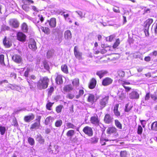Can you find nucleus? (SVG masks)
Returning <instances> with one entry per match:
<instances>
[{
	"instance_id": "f257e3e1",
	"label": "nucleus",
	"mask_w": 157,
	"mask_h": 157,
	"mask_svg": "<svg viewBox=\"0 0 157 157\" xmlns=\"http://www.w3.org/2000/svg\"><path fill=\"white\" fill-rule=\"evenodd\" d=\"M49 81V79L47 77H43L37 82V86L40 90L44 89L48 87Z\"/></svg>"
},
{
	"instance_id": "f03ea898",
	"label": "nucleus",
	"mask_w": 157,
	"mask_h": 157,
	"mask_svg": "<svg viewBox=\"0 0 157 157\" xmlns=\"http://www.w3.org/2000/svg\"><path fill=\"white\" fill-rule=\"evenodd\" d=\"M109 99V96H105L100 98L98 105L100 107V109H102L108 103Z\"/></svg>"
},
{
	"instance_id": "7ed1b4c3",
	"label": "nucleus",
	"mask_w": 157,
	"mask_h": 157,
	"mask_svg": "<svg viewBox=\"0 0 157 157\" xmlns=\"http://www.w3.org/2000/svg\"><path fill=\"white\" fill-rule=\"evenodd\" d=\"M58 148L59 147L57 145L50 144L48 150L51 154H56L59 152V151L57 150Z\"/></svg>"
},
{
	"instance_id": "20e7f679",
	"label": "nucleus",
	"mask_w": 157,
	"mask_h": 157,
	"mask_svg": "<svg viewBox=\"0 0 157 157\" xmlns=\"http://www.w3.org/2000/svg\"><path fill=\"white\" fill-rule=\"evenodd\" d=\"M74 54L76 58L79 59H82V53L80 52L78 49V47L77 46H75L74 48Z\"/></svg>"
},
{
	"instance_id": "39448f33",
	"label": "nucleus",
	"mask_w": 157,
	"mask_h": 157,
	"mask_svg": "<svg viewBox=\"0 0 157 157\" xmlns=\"http://www.w3.org/2000/svg\"><path fill=\"white\" fill-rule=\"evenodd\" d=\"M107 133L108 134H113L115 136L117 135V129L115 127H110L108 128L106 130Z\"/></svg>"
},
{
	"instance_id": "423d86ee",
	"label": "nucleus",
	"mask_w": 157,
	"mask_h": 157,
	"mask_svg": "<svg viewBox=\"0 0 157 157\" xmlns=\"http://www.w3.org/2000/svg\"><path fill=\"white\" fill-rule=\"evenodd\" d=\"M83 132L89 136H91L93 135V131L92 128L89 126H86L83 129Z\"/></svg>"
},
{
	"instance_id": "0eeeda50",
	"label": "nucleus",
	"mask_w": 157,
	"mask_h": 157,
	"mask_svg": "<svg viewBox=\"0 0 157 157\" xmlns=\"http://www.w3.org/2000/svg\"><path fill=\"white\" fill-rule=\"evenodd\" d=\"M26 36L21 32H19L17 34V39L19 41L24 42L25 41Z\"/></svg>"
},
{
	"instance_id": "6e6552de",
	"label": "nucleus",
	"mask_w": 157,
	"mask_h": 157,
	"mask_svg": "<svg viewBox=\"0 0 157 157\" xmlns=\"http://www.w3.org/2000/svg\"><path fill=\"white\" fill-rule=\"evenodd\" d=\"M9 23L10 26L14 28H17L19 26V22L16 19H12L9 20Z\"/></svg>"
},
{
	"instance_id": "1a4fd4ad",
	"label": "nucleus",
	"mask_w": 157,
	"mask_h": 157,
	"mask_svg": "<svg viewBox=\"0 0 157 157\" xmlns=\"http://www.w3.org/2000/svg\"><path fill=\"white\" fill-rule=\"evenodd\" d=\"M113 117L109 114H106L104 118L105 122L107 124H109L111 123L113 120Z\"/></svg>"
},
{
	"instance_id": "9d476101",
	"label": "nucleus",
	"mask_w": 157,
	"mask_h": 157,
	"mask_svg": "<svg viewBox=\"0 0 157 157\" xmlns=\"http://www.w3.org/2000/svg\"><path fill=\"white\" fill-rule=\"evenodd\" d=\"M113 81V79L109 77H106L102 81V85L105 86H107L111 84Z\"/></svg>"
},
{
	"instance_id": "9b49d317",
	"label": "nucleus",
	"mask_w": 157,
	"mask_h": 157,
	"mask_svg": "<svg viewBox=\"0 0 157 157\" xmlns=\"http://www.w3.org/2000/svg\"><path fill=\"white\" fill-rule=\"evenodd\" d=\"M13 60L16 63H22V59L19 55L15 54L12 57Z\"/></svg>"
},
{
	"instance_id": "f8f14e48",
	"label": "nucleus",
	"mask_w": 157,
	"mask_h": 157,
	"mask_svg": "<svg viewBox=\"0 0 157 157\" xmlns=\"http://www.w3.org/2000/svg\"><path fill=\"white\" fill-rule=\"evenodd\" d=\"M29 48L33 51L35 50L36 48V43L35 40L33 39H31L30 40L29 44Z\"/></svg>"
},
{
	"instance_id": "ddd939ff",
	"label": "nucleus",
	"mask_w": 157,
	"mask_h": 157,
	"mask_svg": "<svg viewBox=\"0 0 157 157\" xmlns=\"http://www.w3.org/2000/svg\"><path fill=\"white\" fill-rule=\"evenodd\" d=\"M49 26L51 28H55L56 25V18L52 17L48 21Z\"/></svg>"
},
{
	"instance_id": "4468645a",
	"label": "nucleus",
	"mask_w": 157,
	"mask_h": 157,
	"mask_svg": "<svg viewBox=\"0 0 157 157\" xmlns=\"http://www.w3.org/2000/svg\"><path fill=\"white\" fill-rule=\"evenodd\" d=\"M139 95L135 91H133L129 94V98L131 99H136L139 98Z\"/></svg>"
},
{
	"instance_id": "2eb2a0df",
	"label": "nucleus",
	"mask_w": 157,
	"mask_h": 157,
	"mask_svg": "<svg viewBox=\"0 0 157 157\" xmlns=\"http://www.w3.org/2000/svg\"><path fill=\"white\" fill-rule=\"evenodd\" d=\"M90 121L92 124L95 125L98 124L99 122L98 117L95 116L91 117Z\"/></svg>"
},
{
	"instance_id": "dca6fc26",
	"label": "nucleus",
	"mask_w": 157,
	"mask_h": 157,
	"mask_svg": "<svg viewBox=\"0 0 157 157\" xmlns=\"http://www.w3.org/2000/svg\"><path fill=\"white\" fill-rule=\"evenodd\" d=\"M35 116L34 115L31 113L29 116H26L24 118V121L26 122H29L31 121L34 119Z\"/></svg>"
},
{
	"instance_id": "f3484780",
	"label": "nucleus",
	"mask_w": 157,
	"mask_h": 157,
	"mask_svg": "<svg viewBox=\"0 0 157 157\" xmlns=\"http://www.w3.org/2000/svg\"><path fill=\"white\" fill-rule=\"evenodd\" d=\"M36 140L38 141L40 144H43L44 142V140L41 135L39 134L36 135Z\"/></svg>"
},
{
	"instance_id": "a211bd4d",
	"label": "nucleus",
	"mask_w": 157,
	"mask_h": 157,
	"mask_svg": "<svg viewBox=\"0 0 157 157\" xmlns=\"http://www.w3.org/2000/svg\"><path fill=\"white\" fill-rule=\"evenodd\" d=\"M54 120V118L51 116H49L46 118L45 121V124L48 125L51 124Z\"/></svg>"
},
{
	"instance_id": "6ab92c4d",
	"label": "nucleus",
	"mask_w": 157,
	"mask_h": 157,
	"mask_svg": "<svg viewBox=\"0 0 157 157\" xmlns=\"http://www.w3.org/2000/svg\"><path fill=\"white\" fill-rule=\"evenodd\" d=\"M95 96L94 94H89L88 95L87 101L91 104H93L94 102Z\"/></svg>"
},
{
	"instance_id": "aec40b11",
	"label": "nucleus",
	"mask_w": 157,
	"mask_h": 157,
	"mask_svg": "<svg viewBox=\"0 0 157 157\" xmlns=\"http://www.w3.org/2000/svg\"><path fill=\"white\" fill-rule=\"evenodd\" d=\"M64 37L66 39H70L72 37L71 32L68 30L66 31L64 33Z\"/></svg>"
},
{
	"instance_id": "412c9836",
	"label": "nucleus",
	"mask_w": 157,
	"mask_h": 157,
	"mask_svg": "<svg viewBox=\"0 0 157 157\" xmlns=\"http://www.w3.org/2000/svg\"><path fill=\"white\" fill-rule=\"evenodd\" d=\"M96 84V80L94 78H93L90 81L89 87L90 89H93L95 87Z\"/></svg>"
},
{
	"instance_id": "4be33fe9",
	"label": "nucleus",
	"mask_w": 157,
	"mask_h": 157,
	"mask_svg": "<svg viewBox=\"0 0 157 157\" xmlns=\"http://www.w3.org/2000/svg\"><path fill=\"white\" fill-rule=\"evenodd\" d=\"M27 81L29 83L30 88L31 89L34 88L36 86V83L30 79H27Z\"/></svg>"
},
{
	"instance_id": "5701e85b",
	"label": "nucleus",
	"mask_w": 157,
	"mask_h": 157,
	"mask_svg": "<svg viewBox=\"0 0 157 157\" xmlns=\"http://www.w3.org/2000/svg\"><path fill=\"white\" fill-rule=\"evenodd\" d=\"M118 104H116L114 106L113 110L115 115L117 117H118L120 115V113L118 111Z\"/></svg>"
},
{
	"instance_id": "b1692460",
	"label": "nucleus",
	"mask_w": 157,
	"mask_h": 157,
	"mask_svg": "<svg viewBox=\"0 0 157 157\" xmlns=\"http://www.w3.org/2000/svg\"><path fill=\"white\" fill-rule=\"evenodd\" d=\"M3 43L4 45L7 48L10 47L12 45L11 42L8 40H7L6 37H5L3 40Z\"/></svg>"
},
{
	"instance_id": "393cba45",
	"label": "nucleus",
	"mask_w": 157,
	"mask_h": 157,
	"mask_svg": "<svg viewBox=\"0 0 157 157\" xmlns=\"http://www.w3.org/2000/svg\"><path fill=\"white\" fill-rule=\"evenodd\" d=\"M56 83L58 84H62L63 82L62 76L60 75H57L56 79Z\"/></svg>"
},
{
	"instance_id": "a878e982",
	"label": "nucleus",
	"mask_w": 157,
	"mask_h": 157,
	"mask_svg": "<svg viewBox=\"0 0 157 157\" xmlns=\"http://www.w3.org/2000/svg\"><path fill=\"white\" fill-rule=\"evenodd\" d=\"M107 71H98L96 73V75L98 76L100 78H102L107 73Z\"/></svg>"
},
{
	"instance_id": "bb28decb",
	"label": "nucleus",
	"mask_w": 157,
	"mask_h": 157,
	"mask_svg": "<svg viewBox=\"0 0 157 157\" xmlns=\"http://www.w3.org/2000/svg\"><path fill=\"white\" fill-rule=\"evenodd\" d=\"M40 124H39V123L36 122L31 125V127L30 128V129L33 130L38 128L40 127Z\"/></svg>"
},
{
	"instance_id": "cd10ccee",
	"label": "nucleus",
	"mask_w": 157,
	"mask_h": 157,
	"mask_svg": "<svg viewBox=\"0 0 157 157\" xmlns=\"http://www.w3.org/2000/svg\"><path fill=\"white\" fill-rule=\"evenodd\" d=\"M73 88L71 85H67L65 86L64 87V90L67 92H69L72 90Z\"/></svg>"
},
{
	"instance_id": "c85d7f7f",
	"label": "nucleus",
	"mask_w": 157,
	"mask_h": 157,
	"mask_svg": "<svg viewBox=\"0 0 157 157\" xmlns=\"http://www.w3.org/2000/svg\"><path fill=\"white\" fill-rule=\"evenodd\" d=\"M21 28L22 31L24 32H27L28 30V26L25 23H24L21 25Z\"/></svg>"
},
{
	"instance_id": "c756f323",
	"label": "nucleus",
	"mask_w": 157,
	"mask_h": 157,
	"mask_svg": "<svg viewBox=\"0 0 157 157\" xmlns=\"http://www.w3.org/2000/svg\"><path fill=\"white\" fill-rule=\"evenodd\" d=\"M75 133V131L74 130H69L66 134V135L67 136L70 137V138H71L74 135Z\"/></svg>"
},
{
	"instance_id": "7c9ffc66",
	"label": "nucleus",
	"mask_w": 157,
	"mask_h": 157,
	"mask_svg": "<svg viewBox=\"0 0 157 157\" xmlns=\"http://www.w3.org/2000/svg\"><path fill=\"white\" fill-rule=\"evenodd\" d=\"M62 71L65 73H68V72L67 67L66 64L63 65L61 67Z\"/></svg>"
},
{
	"instance_id": "2f4dec72",
	"label": "nucleus",
	"mask_w": 157,
	"mask_h": 157,
	"mask_svg": "<svg viewBox=\"0 0 157 157\" xmlns=\"http://www.w3.org/2000/svg\"><path fill=\"white\" fill-rule=\"evenodd\" d=\"M132 106L129 105V104L128 103L126 104L125 106V112H128L132 109Z\"/></svg>"
},
{
	"instance_id": "473e14b6",
	"label": "nucleus",
	"mask_w": 157,
	"mask_h": 157,
	"mask_svg": "<svg viewBox=\"0 0 157 157\" xmlns=\"http://www.w3.org/2000/svg\"><path fill=\"white\" fill-rule=\"evenodd\" d=\"M115 124L116 126L119 129H121L122 128V124L117 120H115Z\"/></svg>"
},
{
	"instance_id": "72a5a7b5",
	"label": "nucleus",
	"mask_w": 157,
	"mask_h": 157,
	"mask_svg": "<svg viewBox=\"0 0 157 157\" xmlns=\"http://www.w3.org/2000/svg\"><path fill=\"white\" fill-rule=\"evenodd\" d=\"M151 129L154 131H157V121L154 122L152 124Z\"/></svg>"
},
{
	"instance_id": "f704fd0d",
	"label": "nucleus",
	"mask_w": 157,
	"mask_h": 157,
	"mask_svg": "<svg viewBox=\"0 0 157 157\" xmlns=\"http://www.w3.org/2000/svg\"><path fill=\"white\" fill-rule=\"evenodd\" d=\"M41 29L43 32L46 34H48L50 33V30L48 27H41Z\"/></svg>"
},
{
	"instance_id": "c9c22d12",
	"label": "nucleus",
	"mask_w": 157,
	"mask_h": 157,
	"mask_svg": "<svg viewBox=\"0 0 157 157\" xmlns=\"http://www.w3.org/2000/svg\"><path fill=\"white\" fill-rule=\"evenodd\" d=\"M98 138L96 137L91 138L89 140L90 142L93 144H96L98 142Z\"/></svg>"
},
{
	"instance_id": "e433bc0d",
	"label": "nucleus",
	"mask_w": 157,
	"mask_h": 157,
	"mask_svg": "<svg viewBox=\"0 0 157 157\" xmlns=\"http://www.w3.org/2000/svg\"><path fill=\"white\" fill-rule=\"evenodd\" d=\"M63 124V122L61 119L57 120L55 122V125L56 127H60Z\"/></svg>"
},
{
	"instance_id": "4c0bfd02",
	"label": "nucleus",
	"mask_w": 157,
	"mask_h": 157,
	"mask_svg": "<svg viewBox=\"0 0 157 157\" xmlns=\"http://www.w3.org/2000/svg\"><path fill=\"white\" fill-rule=\"evenodd\" d=\"M22 8L23 10L26 12L29 11L31 9L30 6H29V5H27L26 4H24L22 6Z\"/></svg>"
},
{
	"instance_id": "58836bf2",
	"label": "nucleus",
	"mask_w": 157,
	"mask_h": 157,
	"mask_svg": "<svg viewBox=\"0 0 157 157\" xmlns=\"http://www.w3.org/2000/svg\"><path fill=\"white\" fill-rule=\"evenodd\" d=\"M66 125L68 128L75 129L76 127L73 124L70 122H67L66 123Z\"/></svg>"
},
{
	"instance_id": "ea45409f",
	"label": "nucleus",
	"mask_w": 157,
	"mask_h": 157,
	"mask_svg": "<svg viewBox=\"0 0 157 157\" xmlns=\"http://www.w3.org/2000/svg\"><path fill=\"white\" fill-rule=\"evenodd\" d=\"M73 85L76 86H78L79 84V80L78 78H75L73 80L72 82Z\"/></svg>"
},
{
	"instance_id": "a19ab883",
	"label": "nucleus",
	"mask_w": 157,
	"mask_h": 157,
	"mask_svg": "<svg viewBox=\"0 0 157 157\" xmlns=\"http://www.w3.org/2000/svg\"><path fill=\"white\" fill-rule=\"evenodd\" d=\"M23 2L24 4H26L27 5H29L31 3H33L34 2L32 0H23Z\"/></svg>"
},
{
	"instance_id": "79ce46f5",
	"label": "nucleus",
	"mask_w": 157,
	"mask_h": 157,
	"mask_svg": "<svg viewBox=\"0 0 157 157\" xmlns=\"http://www.w3.org/2000/svg\"><path fill=\"white\" fill-rule=\"evenodd\" d=\"M120 44V39L119 38H118L116 40V42H115L113 45V48H116Z\"/></svg>"
},
{
	"instance_id": "37998d69",
	"label": "nucleus",
	"mask_w": 157,
	"mask_h": 157,
	"mask_svg": "<svg viewBox=\"0 0 157 157\" xmlns=\"http://www.w3.org/2000/svg\"><path fill=\"white\" fill-rule=\"evenodd\" d=\"M6 131V128L5 127L0 126V132L2 135L4 134Z\"/></svg>"
},
{
	"instance_id": "c03bdc74",
	"label": "nucleus",
	"mask_w": 157,
	"mask_h": 157,
	"mask_svg": "<svg viewBox=\"0 0 157 157\" xmlns=\"http://www.w3.org/2000/svg\"><path fill=\"white\" fill-rule=\"evenodd\" d=\"M28 140L29 144L33 146L35 142L33 138L29 137L28 138Z\"/></svg>"
},
{
	"instance_id": "a18cd8bd",
	"label": "nucleus",
	"mask_w": 157,
	"mask_h": 157,
	"mask_svg": "<svg viewBox=\"0 0 157 157\" xmlns=\"http://www.w3.org/2000/svg\"><path fill=\"white\" fill-rule=\"evenodd\" d=\"M63 108V106L60 105L57 106L56 108V111L57 113H59L61 112L62 109Z\"/></svg>"
},
{
	"instance_id": "49530a36",
	"label": "nucleus",
	"mask_w": 157,
	"mask_h": 157,
	"mask_svg": "<svg viewBox=\"0 0 157 157\" xmlns=\"http://www.w3.org/2000/svg\"><path fill=\"white\" fill-rule=\"evenodd\" d=\"M115 36L114 35H110L109 37L106 38V40L107 41H109L110 42L112 41L113 39L115 38Z\"/></svg>"
},
{
	"instance_id": "de8ad7c7",
	"label": "nucleus",
	"mask_w": 157,
	"mask_h": 157,
	"mask_svg": "<svg viewBox=\"0 0 157 157\" xmlns=\"http://www.w3.org/2000/svg\"><path fill=\"white\" fill-rule=\"evenodd\" d=\"M118 95L120 99L121 100H123L125 98L126 94L122 92L121 94H119Z\"/></svg>"
},
{
	"instance_id": "09e8293b",
	"label": "nucleus",
	"mask_w": 157,
	"mask_h": 157,
	"mask_svg": "<svg viewBox=\"0 0 157 157\" xmlns=\"http://www.w3.org/2000/svg\"><path fill=\"white\" fill-rule=\"evenodd\" d=\"M0 63L1 64L5 65L4 62V56L3 54L0 55Z\"/></svg>"
},
{
	"instance_id": "8fccbe9b",
	"label": "nucleus",
	"mask_w": 157,
	"mask_h": 157,
	"mask_svg": "<svg viewBox=\"0 0 157 157\" xmlns=\"http://www.w3.org/2000/svg\"><path fill=\"white\" fill-rule=\"evenodd\" d=\"M44 67V68L48 70L49 69V67L48 63L46 61H44L43 63Z\"/></svg>"
},
{
	"instance_id": "3c124183",
	"label": "nucleus",
	"mask_w": 157,
	"mask_h": 157,
	"mask_svg": "<svg viewBox=\"0 0 157 157\" xmlns=\"http://www.w3.org/2000/svg\"><path fill=\"white\" fill-rule=\"evenodd\" d=\"M84 92L83 90H79L78 92V95H77L76 96V98H78L80 96H82L84 94Z\"/></svg>"
},
{
	"instance_id": "603ef678",
	"label": "nucleus",
	"mask_w": 157,
	"mask_h": 157,
	"mask_svg": "<svg viewBox=\"0 0 157 157\" xmlns=\"http://www.w3.org/2000/svg\"><path fill=\"white\" fill-rule=\"evenodd\" d=\"M61 15H63L65 20L67 19L68 18H69V14L68 13H67V12L66 11H63V13L61 14Z\"/></svg>"
},
{
	"instance_id": "864d4df0",
	"label": "nucleus",
	"mask_w": 157,
	"mask_h": 157,
	"mask_svg": "<svg viewBox=\"0 0 157 157\" xmlns=\"http://www.w3.org/2000/svg\"><path fill=\"white\" fill-rule=\"evenodd\" d=\"M75 13H77L78 15H79L80 18L85 17V14L83 15V13L81 11H76Z\"/></svg>"
},
{
	"instance_id": "5fc2aeb1",
	"label": "nucleus",
	"mask_w": 157,
	"mask_h": 157,
	"mask_svg": "<svg viewBox=\"0 0 157 157\" xmlns=\"http://www.w3.org/2000/svg\"><path fill=\"white\" fill-rule=\"evenodd\" d=\"M127 154L126 151H122L120 152V156L121 157H126Z\"/></svg>"
},
{
	"instance_id": "6e6d98bb",
	"label": "nucleus",
	"mask_w": 157,
	"mask_h": 157,
	"mask_svg": "<svg viewBox=\"0 0 157 157\" xmlns=\"http://www.w3.org/2000/svg\"><path fill=\"white\" fill-rule=\"evenodd\" d=\"M119 76L121 77H123L125 75V72L124 71L120 70L118 72Z\"/></svg>"
},
{
	"instance_id": "4d7b16f0",
	"label": "nucleus",
	"mask_w": 157,
	"mask_h": 157,
	"mask_svg": "<svg viewBox=\"0 0 157 157\" xmlns=\"http://www.w3.org/2000/svg\"><path fill=\"white\" fill-rule=\"evenodd\" d=\"M143 128L140 125H139L138 128L137 133L139 134H141L142 133Z\"/></svg>"
},
{
	"instance_id": "13d9d810",
	"label": "nucleus",
	"mask_w": 157,
	"mask_h": 157,
	"mask_svg": "<svg viewBox=\"0 0 157 157\" xmlns=\"http://www.w3.org/2000/svg\"><path fill=\"white\" fill-rule=\"evenodd\" d=\"M53 103L51 102H49L46 105V108L48 110H51V108L52 106Z\"/></svg>"
},
{
	"instance_id": "bf43d9fd",
	"label": "nucleus",
	"mask_w": 157,
	"mask_h": 157,
	"mask_svg": "<svg viewBox=\"0 0 157 157\" xmlns=\"http://www.w3.org/2000/svg\"><path fill=\"white\" fill-rule=\"evenodd\" d=\"M153 20L152 19H149L147 21V26L149 27L151 24L153 22Z\"/></svg>"
},
{
	"instance_id": "052dcab7",
	"label": "nucleus",
	"mask_w": 157,
	"mask_h": 157,
	"mask_svg": "<svg viewBox=\"0 0 157 157\" xmlns=\"http://www.w3.org/2000/svg\"><path fill=\"white\" fill-rule=\"evenodd\" d=\"M30 69L29 68H27L26 71H25L24 75L26 77H28L29 72L30 71Z\"/></svg>"
},
{
	"instance_id": "680f3d73",
	"label": "nucleus",
	"mask_w": 157,
	"mask_h": 157,
	"mask_svg": "<svg viewBox=\"0 0 157 157\" xmlns=\"http://www.w3.org/2000/svg\"><path fill=\"white\" fill-rule=\"evenodd\" d=\"M26 110V109L25 108H19L18 109H17V110L16 111H14V112L16 113H18L19 112L21 111H24Z\"/></svg>"
},
{
	"instance_id": "e2e57ef3",
	"label": "nucleus",
	"mask_w": 157,
	"mask_h": 157,
	"mask_svg": "<svg viewBox=\"0 0 157 157\" xmlns=\"http://www.w3.org/2000/svg\"><path fill=\"white\" fill-rule=\"evenodd\" d=\"M31 9H32L33 11L36 12H38L39 10L38 8H37L35 6H30Z\"/></svg>"
},
{
	"instance_id": "0e129e2a",
	"label": "nucleus",
	"mask_w": 157,
	"mask_h": 157,
	"mask_svg": "<svg viewBox=\"0 0 157 157\" xmlns=\"http://www.w3.org/2000/svg\"><path fill=\"white\" fill-rule=\"evenodd\" d=\"M38 19L40 20L41 23L44 20V17L41 14H39L38 16Z\"/></svg>"
},
{
	"instance_id": "69168bd1",
	"label": "nucleus",
	"mask_w": 157,
	"mask_h": 157,
	"mask_svg": "<svg viewBox=\"0 0 157 157\" xmlns=\"http://www.w3.org/2000/svg\"><path fill=\"white\" fill-rule=\"evenodd\" d=\"M36 79V77L33 75H31V76H30L29 77V78H27L26 79H30L31 80H32L33 81H34Z\"/></svg>"
},
{
	"instance_id": "338daca9",
	"label": "nucleus",
	"mask_w": 157,
	"mask_h": 157,
	"mask_svg": "<svg viewBox=\"0 0 157 157\" xmlns=\"http://www.w3.org/2000/svg\"><path fill=\"white\" fill-rule=\"evenodd\" d=\"M67 97L70 99H72L74 97V95L72 94L69 93L67 94Z\"/></svg>"
},
{
	"instance_id": "774afa93",
	"label": "nucleus",
	"mask_w": 157,
	"mask_h": 157,
	"mask_svg": "<svg viewBox=\"0 0 157 157\" xmlns=\"http://www.w3.org/2000/svg\"><path fill=\"white\" fill-rule=\"evenodd\" d=\"M54 90V87L52 86L51 87L50 89L48 90V93L50 95H51V94Z\"/></svg>"
}]
</instances>
